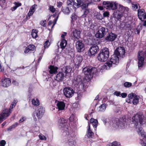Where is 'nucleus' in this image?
I'll use <instances>...</instances> for the list:
<instances>
[{
  "label": "nucleus",
  "mask_w": 146,
  "mask_h": 146,
  "mask_svg": "<svg viewBox=\"0 0 146 146\" xmlns=\"http://www.w3.org/2000/svg\"><path fill=\"white\" fill-rule=\"evenodd\" d=\"M132 119V124L134 125L138 133L141 135L144 145L146 146V133L144 131L141 126L145 123L144 116L141 113H137L134 115Z\"/></svg>",
  "instance_id": "obj_1"
},
{
  "label": "nucleus",
  "mask_w": 146,
  "mask_h": 146,
  "mask_svg": "<svg viewBox=\"0 0 146 146\" xmlns=\"http://www.w3.org/2000/svg\"><path fill=\"white\" fill-rule=\"evenodd\" d=\"M119 57L114 54L113 55L110 60H108L102 66V69L103 70H109L111 68L114 67L117 64L119 61Z\"/></svg>",
  "instance_id": "obj_2"
},
{
  "label": "nucleus",
  "mask_w": 146,
  "mask_h": 146,
  "mask_svg": "<svg viewBox=\"0 0 146 146\" xmlns=\"http://www.w3.org/2000/svg\"><path fill=\"white\" fill-rule=\"evenodd\" d=\"M104 124L107 125L108 124L111 126H112L113 127H116L117 126L119 128L123 129L124 127V120L120 118V119L118 118H115L114 119H111L109 121H107V120L104 119L102 120Z\"/></svg>",
  "instance_id": "obj_3"
},
{
  "label": "nucleus",
  "mask_w": 146,
  "mask_h": 146,
  "mask_svg": "<svg viewBox=\"0 0 146 146\" xmlns=\"http://www.w3.org/2000/svg\"><path fill=\"white\" fill-rule=\"evenodd\" d=\"M65 134H66V135L64 138L63 142L68 143L70 146H75L76 142L74 132L69 131L63 135Z\"/></svg>",
  "instance_id": "obj_4"
},
{
  "label": "nucleus",
  "mask_w": 146,
  "mask_h": 146,
  "mask_svg": "<svg viewBox=\"0 0 146 146\" xmlns=\"http://www.w3.org/2000/svg\"><path fill=\"white\" fill-rule=\"evenodd\" d=\"M72 85L83 90H84L86 88V84L82 82V79L80 76L74 77L72 80Z\"/></svg>",
  "instance_id": "obj_5"
},
{
  "label": "nucleus",
  "mask_w": 146,
  "mask_h": 146,
  "mask_svg": "<svg viewBox=\"0 0 146 146\" xmlns=\"http://www.w3.org/2000/svg\"><path fill=\"white\" fill-rule=\"evenodd\" d=\"M109 54L108 49L105 48L100 51L98 55L97 59L100 61H105L108 59L109 56Z\"/></svg>",
  "instance_id": "obj_6"
},
{
  "label": "nucleus",
  "mask_w": 146,
  "mask_h": 146,
  "mask_svg": "<svg viewBox=\"0 0 146 146\" xmlns=\"http://www.w3.org/2000/svg\"><path fill=\"white\" fill-rule=\"evenodd\" d=\"M97 72L96 68L92 67H86L83 70V73L89 78L92 77L94 74H96Z\"/></svg>",
  "instance_id": "obj_7"
},
{
  "label": "nucleus",
  "mask_w": 146,
  "mask_h": 146,
  "mask_svg": "<svg viewBox=\"0 0 146 146\" xmlns=\"http://www.w3.org/2000/svg\"><path fill=\"white\" fill-rule=\"evenodd\" d=\"M66 120L63 118H60L58 121L59 128L64 134L65 133L68 131V125L66 123Z\"/></svg>",
  "instance_id": "obj_8"
},
{
  "label": "nucleus",
  "mask_w": 146,
  "mask_h": 146,
  "mask_svg": "<svg viewBox=\"0 0 146 146\" xmlns=\"http://www.w3.org/2000/svg\"><path fill=\"white\" fill-rule=\"evenodd\" d=\"M44 112L45 109L43 107L39 106L37 107L36 109L35 112H34L32 114V116L34 120L35 121L37 120L35 114L38 118L40 119L42 117Z\"/></svg>",
  "instance_id": "obj_9"
},
{
  "label": "nucleus",
  "mask_w": 146,
  "mask_h": 146,
  "mask_svg": "<svg viewBox=\"0 0 146 146\" xmlns=\"http://www.w3.org/2000/svg\"><path fill=\"white\" fill-rule=\"evenodd\" d=\"M103 5L107 9L113 10L117 8L118 3L115 2L104 1Z\"/></svg>",
  "instance_id": "obj_10"
},
{
  "label": "nucleus",
  "mask_w": 146,
  "mask_h": 146,
  "mask_svg": "<svg viewBox=\"0 0 146 146\" xmlns=\"http://www.w3.org/2000/svg\"><path fill=\"white\" fill-rule=\"evenodd\" d=\"M128 97L129 99L126 100V101L128 103H131V100H132V103L134 105H136L139 102V97L135 94H128Z\"/></svg>",
  "instance_id": "obj_11"
},
{
  "label": "nucleus",
  "mask_w": 146,
  "mask_h": 146,
  "mask_svg": "<svg viewBox=\"0 0 146 146\" xmlns=\"http://www.w3.org/2000/svg\"><path fill=\"white\" fill-rule=\"evenodd\" d=\"M74 7L78 8L81 6L82 9L87 8L89 3L85 2L84 0H74Z\"/></svg>",
  "instance_id": "obj_12"
},
{
  "label": "nucleus",
  "mask_w": 146,
  "mask_h": 146,
  "mask_svg": "<svg viewBox=\"0 0 146 146\" xmlns=\"http://www.w3.org/2000/svg\"><path fill=\"white\" fill-rule=\"evenodd\" d=\"M145 58L144 52L143 51H139L138 54L137 59L138 66L139 67H142L145 63L144 60Z\"/></svg>",
  "instance_id": "obj_13"
},
{
  "label": "nucleus",
  "mask_w": 146,
  "mask_h": 146,
  "mask_svg": "<svg viewBox=\"0 0 146 146\" xmlns=\"http://www.w3.org/2000/svg\"><path fill=\"white\" fill-rule=\"evenodd\" d=\"M98 29L99 30L95 34V36L97 38H102L106 34L107 30L105 28L101 27H99Z\"/></svg>",
  "instance_id": "obj_14"
},
{
  "label": "nucleus",
  "mask_w": 146,
  "mask_h": 146,
  "mask_svg": "<svg viewBox=\"0 0 146 146\" xmlns=\"http://www.w3.org/2000/svg\"><path fill=\"white\" fill-rule=\"evenodd\" d=\"M77 27H74L72 29L70 27V29L71 31V36L74 40L78 39L80 37V31L76 29Z\"/></svg>",
  "instance_id": "obj_15"
},
{
  "label": "nucleus",
  "mask_w": 146,
  "mask_h": 146,
  "mask_svg": "<svg viewBox=\"0 0 146 146\" xmlns=\"http://www.w3.org/2000/svg\"><path fill=\"white\" fill-rule=\"evenodd\" d=\"M63 91L64 95L67 98L71 97L74 92L73 89L70 87H65L64 88Z\"/></svg>",
  "instance_id": "obj_16"
},
{
  "label": "nucleus",
  "mask_w": 146,
  "mask_h": 146,
  "mask_svg": "<svg viewBox=\"0 0 146 146\" xmlns=\"http://www.w3.org/2000/svg\"><path fill=\"white\" fill-rule=\"evenodd\" d=\"M11 112L10 109H5L4 110L0 115V123L5 119Z\"/></svg>",
  "instance_id": "obj_17"
},
{
  "label": "nucleus",
  "mask_w": 146,
  "mask_h": 146,
  "mask_svg": "<svg viewBox=\"0 0 146 146\" xmlns=\"http://www.w3.org/2000/svg\"><path fill=\"white\" fill-rule=\"evenodd\" d=\"M125 51L124 48L119 47L116 48L114 54L117 56L123 58L125 56Z\"/></svg>",
  "instance_id": "obj_18"
},
{
  "label": "nucleus",
  "mask_w": 146,
  "mask_h": 146,
  "mask_svg": "<svg viewBox=\"0 0 146 146\" xmlns=\"http://www.w3.org/2000/svg\"><path fill=\"white\" fill-rule=\"evenodd\" d=\"M71 28L72 29L74 27H78L79 23L77 19V16L75 13L72 14L71 17Z\"/></svg>",
  "instance_id": "obj_19"
},
{
  "label": "nucleus",
  "mask_w": 146,
  "mask_h": 146,
  "mask_svg": "<svg viewBox=\"0 0 146 146\" xmlns=\"http://www.w3.org/2000/svg\"><path fill=\"white\" fill-rule=\"evenodd\" d=\"M99 51V48L97 45L91 46L88 51V54L90 56H94Z\"/></svg>",
  "instance_id": "obj_20"
},
{
  "label": "nucleus",
  "mask_w": 146,
  "mask_h": 146,
  "mask_svg": "<svg viewBox=\"0 0 146 146\" xmlns=\"http://www.w3.org/2000/svg\"><path fill=\"white\" fill-rule=\"evenodd\" d=\"M11 83V80L9 78H3L0 82V86L4 87H7L10 85Z\"/></svg>",
  "instance_id": "obj_21"
},
{
  "label": "nucleus",
  "mask_w": 146,
  "mask_h": 146,
  "mask_svg": "<svg viewBox=\"0 0 146 146\" xmlns=\"http://www.w3.org/2000/svg\"><path fill=\"white\" fill-rule=\"evenodd\" d=\"M76 46L77 51L80 52L84 49V44L82 41H78L76 42Z\"/></svg>",
  "instance_id": "obj_22"
},
{
  "label": "nucleus",
  "mask_w": 146,
  "mask_h": 146,
  "mask_svg": "<svg viewBox=\"0 0 146 146\" xmlns=\"http://www.w3.org/2000/svg\"><path fill=\"white\" fill-rule=\"evenodd\" d=\"M55 102L56 104V105L57 107L56 109H58L59 111L64 110L65 104L64 102L55 100Z\"/></svg>",
  "instance_id": "obj_23"
},
{
  "label": "nucleus",
  "mask_w": 146,
  "mask_h": 146,
  "mask_svg": "<svg viewBox=\"0 0 146 146\" xmlns=\"http://www.w3.org/2000/svg\"><path fill=\"white\" fill-rule=\"evenodd\" d=\"M138 16L139 19L141 21L146 18V14L143 9H140L138 10Z\"/></svg>",
  "instance_id": "obj_24"
},
{
  "label": "nucleus",
  "mask_w": 146,
  "mask_h": 146,
  "mask_svg": "<svg viewBox=\"0 0 146 146\" xmlns=\"http://www.w3.org/2000/svg\"><path fill=\"white\" fill-rule=\"evenodd\" d=\"M117 35L112 33L109 34L105 38V40L108 41H112L115 40Z\"/></svg>",
  "instance_id": "obj_25"
},
{
  "label": "nucleus",
  "mask_w": 146,
  "mask_h": 146,
  "mask_svg": "<svg viewBox=\"0 0 146 146\" xmlns=\"http://www.w3.org/2000/svg\"><path fill=\"white\" fill-rule=\"evenodd\" d=\"M82 60V56H76L74 60L75 65L78 66Z\"/></svg>",
  "instance_id": "obj_26"
},
{
  "label": "nucleus",
  "mask_w": 146,
  "mask_h": 146,
  "mask_svg": "<svg viewBox=\"0 0 146 146\" xmlns=\"http://www.w3.org/2000/svg\"><path fill=\"white\" fill-rule=\"evenodd\" d=\"M36 6V5H34L31 7L28 13V16H27L26 17L27 19H29L30 18V17L32 16L35 12Z\"/></svg>",
  "instance_id": "obj_27"
},
{
  "label": "nucleus",
  "mask_w": 146,
  "mask_h": 146,
  "mask_svg": "<svg viewBox=\"0 0 146 146\" xmlns=\"http://www.w3.org/2000/svg\"><path fill=\"white\" fill-rule=\"evenodd\" d=\"M72 70V68L69 66L64 67L62 69V72L65 73L66 76H70V75Z\"/></svg>",
  "instance_id": "obj_28"
},
{
  "label": "nucleus",
  "mask_w": 146,
  "mask_h": 146,
  "mask_svg": "<svg viewBox=\"0 0 146 146\" xmlns=\"http://www.w3.org/2000/svg\"><path fill=\"white\" fill-rule=\"evenodd\" d=\"M64 77V74L63 72H59L56 75L55 80L56 81H60L62 80Z\"/></svg>",
  "instance_id": "obj_29"
},
{
  "label": "nucleus",
  "mask_w": 146,
  "mask_h": 146,
  "mask_svg": "<svg viewBox=\"0 0 146 146\" xmlns=\"http://www.w3.org/2000/svg\"><path fill=\"white\" fill-rule=\"evenodd\" d=\"M129 10V9L127 7H123L120 5H119L118 11L121 13L127 14Z\"/></svg>",
  "instance_id": "obj_30"
},
{
  "label": "nucleus",
  "mask_w": 146,
  "mask_h": 146,
  "mask_svg": "<svg viewBox=\"0 0 146 146\" xmlns=\"http://www.w3.org/2000/svg\"><path fill=\"white\" fill-rule=\"evenodd\" d=\"M58 68L53 66H50L49 68V73L51 74H54L57 72Z\"/></svg>",
  "instance_id": "obj_31"
},
{
  "label": "nucleus",
  "mask_w": 146,
  "mask_h": 146,
  "mask_svg": "<svg viewBox=\"0 0 146 146\" xmlns=\"http://www.w3.org/2000/svg\"><path fill=\"white\" fill-rule=\"evenodd\" d=\"M88 128L86 135L88 137H92L94 135V133L90 129V125L89 123H88Z\"/></svg>",
  "instance_id": "obj_32"
},
{
  "label": "nucleus",
  "mask_w": 146,
  "mask_h": 146,
  "mask_svg": "<svg viewBox=\"0 0 146 146\" xmlns=\"http://www.w3.org/2000/svg\"><path fill=\"white\" fill-rule=\"evenodd\" d=\"M32 104L33 105L37 106L39 105L40 102L38 99L37 98H34L31 100Z\"/></svg>",
  "instance_id": "obj_33"
},
{
  "label": "nucleus",
  "mask_w": 146,
  "mask_h": 146,
  "mask_svg": "<svg viewBox=\"0 0 146 146\" xmlns=\"http://www.w3.org/2000/svg\"><path fill=\"white\" fill-rule=\"evenodd\" d=\"M90 122L92 124L93 127L96 128L98 125V121L96 119L91 118L90 119Z\"/></svg>",
  "instance_id": "obj_34"
},
{
  "label": "nucleus",
  "mask_w": 146,
  "mask_h": 146,
  "mask_svg": "<svg viewBox=\"0 0 146 146\" xmlns=\"http://www.w3.org/2000/svg\"><path fill=\"white\" fill-rule=\"evenodd\" d=\"M67 44V42L66 40L63 39L61 40L60 46L62 49H63L66 46Z\"/></svg>",
  "instance_id": "obj_35"
},
{
  "label": "nucleus",
  "mask_w": 146,
  "mask_h": 146,
  "mask_svg": "<svg viewBox=\"0 0 146 146\" xmlns=\"http://www.w3.org/2000/svg\"><path fill=\"white\" fill-rule=\"evenodd\" d=\"M106 108V105L105 104H104L101 105L98 108V110L99 111H105Z\"/></svg>",
  "instance_id": "obj_36"
},
{
  "label": "nucleus",
  "mask_w": 146,
  "mask_h": 146,
  "mask_svg": "<svg viewBox=\"0 0 146 146\" xmlns=\"http://www.w3.org/2000/svg\"><path fill=\"white\" fill-rule=\"evenodd\" d=\"M38 32V31L37 30L35 29H33L31 35H32V37L33 38H36L37 37V33Z\"/></svg>",
  "instance_id": "obj_37"
},
{
  "label": "nucleus",
  "mask_w": 146,
  "mask_h": 146,
  "mask_svg": "<svg viewBox=\"0 0 146 146\" xmlns=\"http://www.w3.org/2000/svg\"><path fill=\"white\" fill-rule=\"evenodd\" d=\"M62 12L66 14H69L70 12V10L69 8L66 7L62 9Z\"/></svg>",
  "instance_id": "obj_38"
},
{
  "label": "nucleus",
  "mask_w": 146,
  "mask_h": 146,
  "mask_svg": "<svg viewBox=\"0 0 146 146\" xmlns=\"http://www.w3.org/2000/svg\"><path fill=\"white\" fill-rule=\"evenodd\" d=\"M125 30H130L132 28L131 24L128 23H125Z\"/></svg>",
  "instance_id": "obj_39"
},
{
  "label": "nucleus",
  "mask_w": 146,
  "mask_h": 146,
  "mask_svg": "<svg viewBox=\"0 0 146 146\" xmlns=\"http://www.w3.org/2000/svg\"><path fill=\"white\" fill-rule=\"evenodd\" d=\"M39 139L41 140L45 141L46 139V137L42 134H40L38 135Z\"/></svg>",
  "instance_id": "obj_40"
},
{
  "label": "nucleus",
  "mask_w": 146,
  "mask_h": 146,
  "mask_svg": "<svg viewBox=\"0 0 146 146\" xmlns=\"http://www.w3.org/2000/svg\"><path fill=\"white\" fill-rule=\"evenodd\" d=\"M27 47V48L30 50V51H33L35 49V46L33 44H30Z\"/></svg>",
  "instance_id": "obj_41"
},
{
  "label": "nucleus",
  "mask_w": 146,
  "mask_h": 146,
  "mask_svg": "<svg viewBox=\"0 0 146 146\" xmlns=\"http://www.w3.org/2000/svg\"><path fill=\"white\" fill-rule=\"evenodd\" d=\"M124 86L126 88H129L132 85V84L129 82H126L124 84Z\"/></svg>",
  "instance_id": "obj_42"
},
{
  "label": "nucleus",
  "mask_w": 146,
  "mask_h": 146,
  "mask_svg": "<svg viewBox=\"0 0 146 146\" xmlns=\"http://www.w3.org/2000/svg\"><path fill=\"white\" fill-rule=\"evenodd\" d=\"M67 3L68 5H72L74 6V0H68L67 1Z\"/></svg>",
  "instance_id": "obj_43"
},
{
  "label": "nucleus",
  "mask_w": 146,
  "mask_h": 146,
  "mask_svg": "<svg viewBox=\"0 0 146 146\" xmlns=\"http://www.w3.org/2000/svg\"><path fill=\"white\" fill-rule=\"evenodd\" d=\"M50 44L48 40L46 41L44 44V47L45 48H47L48 47Z\"/></svg>",
  "instance_id": "obj_44"
},
{
  "label": "nucleus",
  "mask_w": 146,
  "mask_h": 146,
  "mask_svg": "<svg viewBox=\"0 0 146 146\" xmlns=\"http://www.w3.org/2000/svg\"><path fill=\"white\" fill-rule=\"evenodd\" d=\"M132 8L134 10H136L139 7H140L139 4H133L132 5Z\"/></svg>",
  "instance_id": "obj_45"
},
{
  "label": "nucleus",
  "mask_w": 146,
  "mask_h": 146,
  "mask_svg": "<svg viewBox=\"0 0 146 146\" xmlns=\"http://www.w3.org/2000/svg\"><path fill=\"white\" fill-rule=\"evenodd\" d=\"M84 9H85V10L83 16L84 17H85L89 13V10L88 9H86V8Z\"/></svg>",
  "instance_id": "obj_46"
},
{
  "label": "nucleus",
  "mask_w": 146,
  "mask_h": 146,
  "mask_svg": "<svg viewBox=\"0 0 146 146\" xmlns=\"http://www.w3.org/2000/svg\"><path fill=\"white\" fill-rule=\"evenodd\" d=\"M46 21L45 20H43L41 21L40 22V24L42 26L45 27L46 26Z\"/></svg>",
  "instance_id": "obj_47"
},
{
  "label": "nucleus",
  "mask_w": 146,
  "mask_h": 146,
  "mask_svg": "<svg viewBox=\"0 0 146 146\" xmlns=\"http://www.w3.org/2000/svg\"><path fill=\"white\" fill-rule=\"evenodd\" d=\"M75 120V117L74 115L72 114L69 118V120L71 121H74Z\"/></svg>",
  "instance_id": "obj_48"
},
{
  "label": "nucleus",
  "mask_w": 146,
  "mask_h": 146,
  "mask_svg": "<svg viewBox=\"0 0 146 146\" xmlns=\"http://www.w3.org/2000/svg\"><path fill=\"white\" fill-rule=\"evenodd\" d=\"M125 23L123 22L120 24V28L121 29H124L125 27Z\"/></svg>",
  "instance_id": "obj_49"
},
{
  "label": "nucleus",
  "mask_w": 146,
  "mask_h": 146,
  "mask_svg": "<svg viewBox=\"0 0 146 146\" xmlns=\"http://www.w3.org/2000/svg\"><path fill=\"white\" fill-rule=\"evenodd\" d=\"M121 93L118 91H115L113 93V94L117 96H120Z\"/></svg>",
  "instance_id": "obj_50"
},
{
  "label": "nucleus",
  "mask_w": 146,
  "mask_h": 146,
  "mask_svg": "<svg viewBox=\"0 0 146 146\" xmlns=\"http://www.w3.org/2000/svg\"><path fill=\"white\" fill-rule=\"evenodd\" d=\"M62 3L60 1H57V6L58 7H60L62 6Z\"/></svg>",
  "instance_id": "obj_51"
},
{
  "label": "nucleus",
  "mask_w": 146,
  "mask_h": 146,
  "mask_svg": "<svg viewBox=\"0 0 146 146\" xmlns=\"http://www.w3.org/2000/svg\"><path fill=\"white\" fill-rule=\"evenodd\" d=\"M6 144V142L4 140H2L0 142V146H4Z\"/></svg>",
  "instance_id": "obj_52"
},
{
  "label": "nucleus",
  "mask_w": 146,
  "mask_h": 146,
  "mask_svg": "<svg viewBox=\"0 0 146 146\" xmlns=\"http://www.w3.org/2000/svg\"><path fill=\"white\" fill-rule=\"evenodd\" d=\"M49 10L52 12L53 13L55 11V9L53 6H50L49 7Z\"/></svg>",
  "instance_id": "obj_53"
},
{
  "label": "nucleus",
  "mask_w": 146,
  "mask_h": 146,
  "mask_svg": "<svg viewBox=\"0 0 146 146\" xmlns=\"http://www.w3.org/2000/svg\"><path fill=\"white\" fill-rule=\"evenodd\" d=\"M14 4L17 8L20 7L21 5V4L19 3L15 2Z\"/></svg>",
  "instance_id": "obj_54"
},
{
  "label": "nucleus",
  "mask_w": 146,
  "mask_h": 146,
  "mask_svg": "<svg viewBox=\"0 0 146 146\" xmlns=\"http://www.w3.org/2000/svg\"><path fill=\"white\" fill-rule=\"evenodd\" d=\"M96 17L99 20H101L102 19V15L99 13L97 14Z\"/></svg>",
  "instance_id": "obj_55"
},
{
  "label": "nucleus",
  "mask_w": 146,
  "mask_h": 146,
  "mask_svg": "<svg viewBox=\"0 0 146 146\" xmlns=\"http://www.w3.org/2000/svg\"><path fill=\"white\" fill-rule=\"evenodd\" d=\"M127 96V94L125 93H123L120 94V96L123 98H125Z\"/></svg>",
  "instance_id": "obj_56"
},
{
  "label": "nucleus",
  "mask_w": 146,
  "mask_h": 146,
  "mask_svg": "<svg viewBox=\"0 0 146 146\" xmlns=\"http://www.w3.org/2000/svg\"><path fill=\"white\" fill-rule=\"evenodd\" d=\"M109 15V13L107 11L103 13V16L104 17H108Z\"/></svg>",
  "instance_id": "obj_57"
},
{
  "label": "nucleus",
  "mask_w": 146,
  "mask_h": 146,
  "mask_svg": "<svg viewBox=\"0 0 146 146\" xmlns=\"http://www.w3.org/2000/svg\"><path fill=\"white\" fill-rule=\"evenodd\" d=\"M91 115L90 114H86L85 115V118L87 120L89 121V117Z\"/></svg>",
  "instance_id": "obj_58"
},
{
  "label": "nucleus",
  "mask_w": 146,
  "mask_h": 146,
  "mask_svg": "<svg viewBox=\"0 0 146 146\" xmlns=\"http://www.w3.org/2000/svg\"><path fill=\"white\" fill-rule=\"evenodd\" d=\"M15 106V103H12V104L11 105L10 107V108L9 109H10L11 111H12V109Z\"/></svg>",
  "instance_id": "obj_59"
},
{
  "label": "nucleus",
  "mask_w": 146,
  "mask_h": 146,
  "mask_svg": "<svg viewBox=\"0 0 146 146\" xmlns=\"http://www.w3.org/2000/svg\"><path fill=\"white\" fill-rule=\"evenodd\" d=\"M26 119V118L23 117L21 118L19 120L20 123H21L24 121Z\"/></svg>",
  "instance_id": "obj_60"
},
{
  "label": "nucleus",
  "mask_w": 146,
  "mask_h": 146,
  "mask_svg": "<svg viewBox=\"0 0 146 146\" xmlns=\"http://www.w3.org/2000/svg\"><path fill=\"white\" fill-rule=\"evenodd\" d=\"M58 18V16L57 17V18H56L55 19H54V23L53 24V25L52 26V28H53V27L56 24V21H57V20Z\"/></svg>",
  "instance_id": "obj_61"
},
{
  "label": "nucleus",
  "mask_w": 146,
  "mask_h": 146,
  "mask_svg": "<svg viewBox=\"0 0 146 146\" xmlns=\"http://www.w3.org/2000/svg\"><path fill=\"white\" fill-rule=\"evenodd\" d=\"M12 83L14 85H17L18 84V82L17 81L15 80H13Z\"/></svg>",
  "instance_id": "obj_62"
},
{
  "label": "nucleus",
  "mask_w": 146,
  "mask_h": 146,
  "mask_svg": "<svg viewBox=\"0 0 146 146\" xmlns=\"http://www.w3.org/2000/svg\"><path fill=\"white\" fill-rule=\"evenodd\" d=\"M17 8L16 6L15 5L13 7L11 8V10H12V11H15L17 9Z\"/></svg>",
  "instance_id": "obj_63"
},
{
  "label": "nucleus",
  "mask_w": 146,
  "mask_h": 146,
  "mask_svg": "<svg viewBox=\"0 0 146 146\" xmlns=\"http://www.w3.org/2000/svg\"><path fill=\"white\" fill-rule=\"evenodd\" d=\"M30 51V50L29 49H28L27 48V47L25 50L24 52L25 53H27L29 52Z\"/></svg>",
  "instance_id": "obj_64"
}]
</instances>
